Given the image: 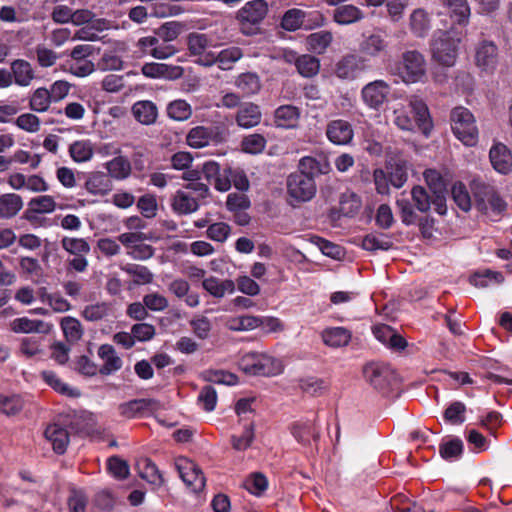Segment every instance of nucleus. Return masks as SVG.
<instances>
[{
	"label": "nucleus",
	"instance_id": "nucleus-1",
	"mask_svg": "<svg viewBox=\"0 0 512 512\" xmlns=\"http://www.w3.org/2000/svg\"><path fill=\"white\" fill-rule=\"evenodd\" d=\"M470 188L474 197L476 209L492 221H498L507 210V202L497 189L482 180L473 179Z\"/></svg>",
	"mask_w": 512,
	"mask_h": 512
},
{
	"label": "nucleus",
	"instance_id": "nucleus-7",
	"mask_svg": "<svg viewBox=\"0 0 512 512\" xmlns=\"http://www.w3.org/2000/svg\"><path fill=\"white\" fill-rule=\"evenodd\" d=\"M362 374L365 381L379 391H386L396 380L395 371L389 365L379 362L367 363Z\"/></svg>",
	"mask_w": 512,
	"mask_h": 512
},
{
	"label": "nucleus",
	"instance_id": "nucleus-14",
	"mask_svg": "<svg viewBox=\"0 0 512 512\" xmlns=\"http://www.w3.org/2000/svg\"><path fill=\"white\" fill-rule=\"evenodd\" d=\"M268 13V4L264 0H252L238 11L237 19L243 28L259 25Z\"/></svg>",
	"mask_w": 512,
	"mask_h": 512
},
{
	"label": "nucleus",
	"instance_id": "nucleus-15",
	"mask_svg": "<svg viewBox=\"0 0 512 512\" xmlns=\"http://www.w3.org/2000/svg\"><path fill=\"white\" fill-rule=\"evenodd\" d=\"M157 409V401L150 398H140L121 403L118 407L122 417L127 419L143 417Z\"/></svg>",
	"mask_w": 512,
	"mask_h": 512
},
{
	"label": "nucleus",
	"instance_id": "nucleus-47",
	"mask_svg": "<svg viewBox=\"0 0 512 512\" xmlns=\"http://www.w3.org/2000/svg\"><path fill=\"white\" fill-rule=\"evenodd\" d=\"M182 32V25L177 21H168L163 23L160 27L153 31V35L159 38L162 42L174 44L173 42L179 37Z\"/></svg>",
	"mask_w": 512,
	"mask_h": 512
},
{
	"label": "nucleus",
	"instance_id": "nucleus-55",
	"mask_svg": "<svg viewBox=\"0 0 512 512\" xmlns=\"http://www.w3.org/2000/svg\"><path fill=\"white\" fill-rule=\"evenodd\" d=\"M410 27L418 37H424L429 29L430 23L428 14L423 9H416L410 16Z\"/></svg>",
	"mask_w": 512,
	"mask_h": 512
},
{
	"label": "nucleus",
	"instance_id": "nucleus-21",
	"mask_svg": "<svg viewBox=\"0 0 512 512\" xmlns=\"http://www.w3.org/2000/svg\"><path fill=\"white\" fill-rule=\"evenodd\" d=\"M218 132L215 127L196 126L186 136L187 144L194 149L208 146L211 142H217Z\"/></svg>",
	"mask_w": 512,
	"mask_h": 512
},
{
	"label": "nucleus",
	"instance_id": "nucleus-13",
	"mask_svg": "<svg viewBox=\"0 0 512 512\" xmlns=\"http://www.w3.org/2000/svg\"><path fill=\"white\" fill-rule=\"evenodd\" d=\"M396 206L399 209L401 221L406 226L418 224L419 228L424 236H431V229L434 220L428 216L418 217L414 212L412 203L407 198H398L396 200Z\"/></svg>",
	"mask_w": 512,
	"mask_h": 512
},
{
	"label": "nucleus",
	"instance_id": "nucleus-23",
	"mask_svg": "<svg viewBox=\"0 0 512 512\" xmlns=\"http://www.w3.org/2000/svg\"><path fill=\"white\" fill-rule=\"evenodd\" d=\"M45 438L51 443L55 453L64 454L70 441L68 430L59 423H53L46 427Z\"/></svg>",
	"mask_w": 512,
	"mask_h": 512
},
{
	"label": "nucleus",
	"instance_id": "nucleus-57",
	"mask_svg": "<svg viewBox=\"0 0 512 512\" xmlns=\"http://www.w3.org/2000/svg\"><path fill=\"white\" fill-rule=\"evenodd\" d=\"M62 248L71 255H87L90 252L89 243L83 238L63 237Z\"/></svg>",
	"mask_w": 512,
	"mask_h": 512
},
{
	"label": "nucleus",
	"instance_id": "nucleus-62",
	"mask_svg": "<svg viewBox=\"0 0 512 512\" xmlns=\"http://www.w3.org/2000/svg\"><path fill=\"white\" fill-rule=\"evenodd\" d=\"M136 205L141 215L147 219H152L157 215L158 203L156 196L153 194L147 193L142 195L139 197Z\"/></svg>",
	"mask_w": 512,
	"mask_h": 512
},
{
	"label": "nucleus",
	"instance_id": "nucleus-11",
	"mask_svg": "<svg viewBox=\"0 0 512 512\" xmlns=\"http://www.w3.org/2000/svg\"><path fill=\"white\" fill-rule=\"evenodd\" d=\"M136 45L144 55L159 60L168 59L178 52V48L174 44L162 42L154 35L139 38Z\"/></svg>",
	"mask_w": 512,
	"mask_h": 512
},
{
	"label": "nucleus",
	"instance_id": "nucleus-4",
	"mask_svg": "<svg viewBox=\"0 0 512 512\" xmlns=\"http://www.w3.org/2000/svg\"><path fill=\"white\" fill-rule=\"evenodd\" d=\"M451 129L455 137L466 146H475L478 142V128L474 115L469 109L459 106L451 110Z\"/></svg>",
	"mask_w": 512,
	"mask_h": 512
},
{
	"label": "nucleus",
	"instance_id": "nucleus-27",
	"mask_svg": "<svg viewBox=\"0 0 512 512\" xmlns=\"http://www.w3.org/2000/svg\"><path fill=\"white\" fill-rule=\"evenodd\" d=\"M13 82L21 87H27L35 78L34 70L31 64L23 59L14 60L11 63Z\"/></svg>",
	"mask_w": 512,
	"mask_h": 512
},
{
	"label": "nucleus",
	"instance_id": "nucleus-29",
	"mask_svg": "<svg viewBox=\"0 0 512 512\" xmlns=\"http://www.w3.org/2000/svg\"><path fill=\"white\" fill-rule=\"evenodd\" d=\"M135 119L143 125L154 124L158 117L156 104L149 100L138 101L132 106Z\"/></svg>",
	"mask_w": 512,
	"mask_h": 512
},
{
	"label": "nucleus",
	"instance_id": "nucleus-6",
	"mask_svg": "<svg viewBox=\"0 0 512 512\" xmlns=\"http://www.w3.org/2000/svg\"><path fill=\"white\" fill-rule=\"evenodd\" d=\"M286 187L288 196L297 203L312 200L317 192L315 180L297 172L287 177Z\"/></svg>",
	"mask_w": 512,
	"mask_h": 512
},
{
	"label": "nucleus",
	"instance_id": "nucleus-60",
	"mask_svg": "<svg viewBox=\"0 0 512 512\" xmlns=\"http://www.w3.org/2000/svg\"><path fill=\"white\" fill-rule=\"evenodd\" d=\"M451 195L455 204L464 212L471 209L472 201L471 196L462 182H456L451 189Z\"/></svg>",
	"mask_w": 512,
	"mask_h": 512
},
{
	"label": "nucleus",
	"instance_id": "nucleus-46",
	"mask_svg": "<svg viewBox=\"0 0 512 512\" xmlns=\"http://www.w3.org/2000/svg\"><path fill=\"white\" fill-rule=\"evenodd\" d=\"M243 57L241 48L231 46L217 53V66L219 69L227 71L234 67V64Z\"/></svg>",
	"mask_w": 512,
	"mask_h": 512
},
{
	"label": "nucleus",
	"instance_id": "nucleus-18",
	"mask_svg": "<svg viewBox=\"0 0 512 512\" xmlns=\"http://www.w3.org/2000/svg\"><path fill=\"white\" fill-rule=\"evenodd\" d=\"M331 169L328 158L324 155L319 157L305 156L300 159L298 165V174H304L315 180L316 176L327 174Z\"/></svg>",
	"mask_w": 512,
	"mask_h": 512
},
{
	"label": "nucleus",
	"instance_id": "nucleus-16",
	"mask_svg": "<svg viewBox=\"0 0 512 512\" xmlns=\"http://www.w3.org/2000/svg\"><path fill=\"white\" fill-rule=\"evenodd\" d=\"M489 159L498 173L507 175L512 171V152L505 144L494 143L489 151Z\"/></svg>",
	"mask_w": 512,
	"mask_h": 512
},
{
	"label": "nucleus",
	"instance_id": "nucleus-24",
	"mask_svg": "<svg viewBox=\"0 0 512 512\" xmlns=\"http://www.w3.org/2000/svg\"><path fill=\"white\" fill-rule=\"evenodd\" d=\"M328 139L335 145H346L352 140V125L345 120L331 121L326 129Z\"/></svg>",
	"mask_w": 512,
	"mask_h": 512
},
{
	"label": "nucleus",
	"instance_id": "nucleus-37",
	"mask_svg": "<svg viewBox=\"0 0 512 512\" xmlns=\"http://www.w3.org/2000/svg\"><path fill=\"white\" fill-rule=\"evenodd\" d=\"M105 168L112 178L116 180H125L131 174V163L124 156H117L105 163Z\"/></svg>",
	"mask_w": 512,
	"mask_h": 512
},
{
	"label": "nucleus",
	"instance_id": "nucleus-43",
	"mask_svg": "<svg viewBox=\"0 0 512 512\" xmlns=\"http://www.w3.org/2000/svg\"><path fill=\"white\" fill-rule=\"evenodd\" d=\"M235 86L245 96H251L260 91L261 83L256 73L246 72L237 76Z\"/></svg>",
	"mask_w": 512,
	"mask_h": 512
},
{
	"label": "nucleus",
	"instance_id": "nucleus-9",
	"mask_svg": "<svg viewBox=\"0 0 512 512\" xmlns=\"http://www.w3.org/2000/svg\"><path fill=\"white\" fill-rule=\"evenodd\" d=\"M475 65L486 73H493L499 62L498 46L491 40H480L474 49Z\"/></svg>",
	"mask_w": 512,
	"mask_h": 512
},
{
	"label": "nucleus",
	"instance_id": "nucleus-39",
	"mask_svg": "<svg viewBox=\"0 0 512 512\" xmlns=\"http://www.w3.org/2000/svg\"><path fill=\"white\" fill-rule=\"evenodd\" d=\"M11 329L15 333H45L48 331V325L42 320L20 317L11 322Z\"/></svg>",
	"mask_w": 512,
	"mask_h": 512
},
{
	"label": "nucleus",
	"instance_id": "nucleus-26",
	"mask_svg": "<svg viewBox=\"0 0 512 512\" xmlns=\"http://www.w3.org/2000/svg\"><path fill=\"white\" fill-rule=\"evenodd\" d=\"M172 210L178 215L192 214L199 209L197 198L186 191L178 190L172 198Z\"/></svg>",
	"mask_w": 512,
	"mask_h": 512
},
{
	"label": "nucleus",
	"instance_id": "nucleus-40",
	"mask_svg": "<svg viewBox=\"0 0 512 512\" xmlns=\"http://www.w3.org/2000/svg\"><path fill=\"white\" fill-rule=\"evenodd\" d=\"M448 14L454 23L466 24L470 16V7L466 0H445Z\"/></svg>",
	"mask_w": 512,
	"mask_h": 512
},
{
	"label": "nucleus",
	"instance_id": "nucleus-56",
	"mask_svg": "<svg viewBox=\"0 0 512 512\" xmlns=\"http://www.w3.org/2000/svg\"><path fill=\"white\" fill-rule=\"evenodd\" d=\"M361 246L367 251H388L393 247V242L383 234H368L363 238Z\"/></svg>",
	"mask_w": 512,
	"mask_h": 512
},
{
	"label": "nucleus",
	"instance_id": "nucleus-48",
	"mask_svg": "<svg viewBox=\"0 0 512 512\" xmlns=\"http://www.w3.org/2000/svg\"><path fill=\"white\" fill-rule=\"evenodd\" d=\"M41 378L43 381L52 387L55 391L62 395H67L70 397L78 396L79 393L75 389L70 388L66 383H64L55 372L52 370H44L41 372Z\"/></svg>",
	"mask_w": 512,
	"mask_h": 512
},
{
	"label": "nucleus",
	"instance_id": "nucleus-38",
	"mask_svg": "<svg viewBox=\"0 0 512 512\" xmlns=\"http://www.w3.org/2000/svg\"><path fill=\"white\" fill-rule=\"evenodd\" d=\"M412 207L421 213H427L431 206H435L434 194L420 185H415L411 190Z\"/></svg>",
	"mask_w": 512,
	"mask_h": 512
},
{
	"label": "nucleus",
	"instance_id": "nucleus-32",
	"mask_svg": "<svg viewBox=\"0 0 512 512\" xmlns=\"http://www.w3.org/2000/svg\"><path fill=\"white\" fill-rule=\"evenodd\" d=\"M111 188L109 176L104 172L91 173L85 182L87 192L95 196H104L111 191Z\"/></svg>",
	"mask_w": 512,
	"mask_h": 512
},
{
	"label": "nucleus",
	"instance_id": "nucleus-64",
	"mask_svg": "<svg viewBox=\"0 0 512 512\" xmlns=\"http://www.w3.org/2000/svg\"><path fill=\"white\" fill-rule=\"evenodd\" d=\"M266 139L263 135L254 133L250 134L242 140V150L249 154H259L266 147Z\"/></svg>",
	"mask_w": 512,
	"mask_h": 512
},
{
	"label": "nucleus",
	"instance_id": "nucleus-50",
	"mask_svg": "<svg viewBox=\"0 0 512 512\" xmlns=\"http://www.w3.org/2000/svg\"><path fill=\"white\" fill-rule=\"evenodd\" d=\"M332 42V34L328 31H318L307 37V45L310 51L323 54Z\"/></svg>",
	"mask_w": 512,
	"mask_h": 512
},
{
	"label": "nucleus",
	"instance_id": "nucleus-10",
	"mask_svg": "<svg viewBox=\"0 0 512 512\" xmlns=\"http://www.w3.org/2000/svg\"><path fill=\"white\" fill-rule=\"evenodd\" d=\"M402 66L399 68L400 76L405 83L421 81L425 75V61L421 53L407 51L402 56Z\"/></svg>",
	"mask_w": 512,
	"mask_h": 512
},
{
	"label": "nucleus",
	"instance_id": "nucleus-22",
	"mask_svg": "<svg viewBox=\"0 0 512 512\" xmlns=\"http://www.w3.org/2000/svg\"><path fill=\"white\" fill-rule=\"evenodd\" d=\"M144 76L148 78L178 79L183 75V68L165 63H146L141 69Z\"/></svg>",
	"mask_w": 512,
	"mask_h": 512
},
{
	"label": "nucleus",
	"instance_id": "nucleus-17",
	"mask_svg": "<svg viewBox=\"0 0 512 512\" xmlns=\"http://www.w3.org/2000/svg\"><path fill=\"white\" fill-rule=\"evenodd\" d=\"M125 44L115 42L113 47L106 49L97 62V68L101 71H119L123 68V53Z\"/></svg>",
	"mask_w": 512,
	"mask_h": 512
},
{
	"label": "nucleus",
	"instance_id": "nucleus-30",
	"mask_svg": "<svg viewBox=\"0 0 512 512\" xmlns=\"http://www.w3.org/2000/svg\"><path fill=\"white\" fill-rule=\"evenodd\" d=\"M111 22L106 19H96V21L86 24L75 32L72 40L96 41L99 39V33L108 30Z\"/></svg>",
	"mask_w": 512,
	"mask_h": 512
},
{
	"label": "nucleus",
	"instance_id": "nucleus-54",
	"mask_svg": "<svg viewBox=\"0 0 512 512\" xmlns=\"http://www.w3.org/2000/svg\"><path fill=\"white\" fill-rule=\"evenodd\" d=\"M52 102L51 93L43 87L37 88L30 97L29 107L31 110L42 113L49 109Z\"/></svg>",
	"mask_w": 512,
	"mask_h": 512
},
{
	"label": "nucleus",
	"instance_id": "nucleus-52",
	"mask_svg": "<svg viewBox=\"0 0 512 512\" xmlns=\"http://www.w3.org/2000/svg\"><path fill=\"white\" fill-rule=\"evenodd\" d=\"M463 451V441L458 437H454L446 442H442L439 445V453L444 460L451 461L458 459L462 456Z\"/></svg>",
	"mask_w": 512,
	"mask_h": 512
},
{
	"label": "nucleus",
	"instance_id": "nucleus-12",
	"mask_svg": "<svg viewBox=\"0 0 512 512\" xmlns=\"http://www.w3.org/2000/svg\"><path fill=\"white\" fill-rule=\"evenodd\" d=\"M423 176L428 185L427 190L434 194L435 211L439 215H445L447 189L441 174L434 169H427Z\"/></svg>",
	"mask_w": 512,
	"mask_h": 512
},
{
	"label": "nucleus",
	"instance_id": "nucleus-41",
	"mask_svg": "<svg viewBox=\"0 0 512 512\" xmlns=\"http://www.w3.org/2000/svg\"><path fill=\"white\" fill-rule=\"evenodd\" d=\"M139 475L142 479L155 486H160L163 483L162 475L156 464L148 459L143 458L137 462Z\"/></svg>",
	"mask_w": 512,
	"mask_h": 512
},
{
	"label": "nucleus",
	"instance_id": "nucleus-49",
	"mask_svg": "<svg viewBox=\"0 0 512 512\" xmlns=\"http://www.w3.org/2000/svg\"><path fill=\"white\" fill-rule=\"evenodd\" d=\"M167 115L175 121L183 122L191 117L192 107L186 100L177 99L167 105Z\"/></svg>",
	"mask_w": 512,
	"mask_h": 512
},
{
	"label": "nucleus",
	"instance_id": "nucleus-5",
	"mask_svg": "<svg viewBox=\"0 0 512 512\" xmlns=\"http://www.w3.org/2000/svg\"><path fill=\"white\" fill-rule=\"evenodd\" d=\"M459 43L460 39L448 32H439L434 35L431 42L433 59L443 66H453L458 56Z\"/></svg>",
	"mask_w": 512,
	"mask_h": 512
},
{
	"label": "nucleus",
	"instance_id": "nucleus-25",
	"mask_svg": "<svg viewBox=\"0 0 512 512\" xmlns=\"http://www.w3.org/2000/svg\"><path fill=\"white\" fill-rule=\"evenodd\" d=\"M98 356L103 361V365L99 368L101 375H111L121 369L122 360L112 345H101L98 348Z\"/></svg>",
	"mask_w": 512,
	"mask_h": 512
},
{
	"label": "nucleus",
	"instance_id": "nucleus-44",
	"mask_svg": "<svg viewBox=\"0 0 512 512\" xmlns=\"http://www.w3.org/2000/svg\"><path fill=\"white\" fill-rule=\"evenodd\" d=\"M22 198L14 193L3 194L0 196V217L11 218L15 216L22 208Z\"/></svg>",
	"mask_w": 512,
	"mask_h": 512
},
{
	"label": "nucleus",
	"instance_id": "nucleus-20",
	"mask_svg": "<svg viewBox=\"0 0 512 512\" xmlns=\"http://www.w3.org/2000/svg\"><path fill=\"white\" fill-rule=\"evenodd\" d=\"M390 91L389 85L383 80H376L362 89L364 102L372 108H378L386 100Z\"/></svg>",
	"mask_w": 512,
	"mask_h": 512
},
{
	"label": "nucleus",
	"instance_id": "nucleus-33",
	"mask_svg": "<svg viewBox=\"0 0 512 512\" xmlns=\"http://www.w3.org/2000/svg\"><path fill=\"white\" fill-rule=\"evenodd\" d=\"M68 152L74 162H88L95 152L94 143L89 139L76 140L69 145Z\"/></svg>",
	"mask_w": 512,
	"mask_h": 512
},
{
	"label": "nucleus",
	"instance_id": "nucleus-19",
	"mask_svg": "<svg viewBox=\"0 0 512 512\" xmlns=\"http://www.w3.org/2000/svg\"><path fill=\"white\" fill-rule=\"evenodd\" d=\"M315 422L316 418H306L298 420L291 425L290 432L298 443L307 445L311 440H318L319 431L316 428Z\"/></svg>",
	"mask_w": 512,
	"mask_h": 512
},
{
	"label": "nucleus",
	"instance_id": "nucleus-34",
	"mask_svg": "<svg viewBox=\"0 0 512 512\" xmlns=\"http://www.w3.org/2000/svg\"><path fill=\"white\" fill-rule=\"evenodd\" d=\"M261 111L256 104L247 103L241 106L236 115V122L242 128H252L261 121Z\"/></svg>",
	"mask_w": 512,
	"mask_h": 512
},
{
	"label": "nucleus",
	"instance_id": "nucleus-58",
	"mask_svg": "<svg viewBox=\"0 0 512 512\" xmlns=\"http://www.w3.org/2000/svg\"><path fill=\"white\" fill-rule=\"evenodd\" d=\"M466 406L461 401L452 402L444 411V420L451 425H461L465 422Z\"/></svg>",
	"mask_w": 512,
	"mask_h": 512
},
{
	"label": "nucleus",
	"instance_id": "nucleus-42",
	"mask_svg": "<svg viewBox=\"0 0 512 512\" xmlns=\"http://www.w3.org/2000/svg\"><path fill=\"white\" fill-rule=\"evenodd\" d=\"M387 170L389 181L395 188H401L408 179L407 162L404 160L390 161Z\"/></svg>",
	"mask_w": 512,
	"mask_h": 512
},
{
	"label": "nucleus",
	"instance_id": "nucleus-53",
	"mask_svg": "<svg viewBox=\"0 0 512 512\" xmlns=\"http://www.w3.org/2000/svg\"><path fill=\"white\" fill-rule=\"evenodd\" d=\"M504 276L501 272L486 269L481 272H475L469 277V283L477 288H485L491 281L502 283Z\"/></svg>",
	"mask_w": 512,
	"mask_h": 512
},
{
	"label": "nucleus",
	"instance_id": "nucleus-45",
	"mask_svg": "<svg viewBox=\"0 0 512 512\" xmlns=\"http://www.w3.org/2000/svg\"><path fill=\"white\" fill-rule=\"evenodd\" d=\"M201 378L209 383L234 386L238 384V377L224 370L207 369L201 373Z\"/></svg>",
	"mask_w": 512,
	"mask_h": 512
},
{
	"label": "nucleus",
	"instance_id": "nucleus-63",
	"mask_svg": "<svg viewBox=\"0 0 512 512\" xmlns=\"http://www.w3.org/2000/svg\"><path fill=\"white\" fill-rule=\"evenodd\" d=\"M243 487L251 494L260 496L268 487V480L262 473H253L243 482Z\"/></svg>",
	"mask_w": 512,
	"mask_h": 512
},
{
	"label": "nucleus",
	"instance_id": "nucleus-61",
	"mask_svg": "<svg viewBox=\"0 0 512 512\" xmlns=\"http://www.w3.org/2000/svg\"><path fill=\"white\" fill-rule=\"evenodd\" d=\"M61 328L66 339L71 342L78 341L83 335L81 323L76 318L70 316L62 319Z\"/></svg>",
	"mask_w": 512,
	"mask_h": 512
},
{
	"label": "nucleus",
	"instance_id": "nucleus-35",
	"mask_svg": "<svg viewBox=\"0 0 512 512\" xmlns=\"http://www.w3.org/2000/svg\"><path fill=\"white\" fill-rule=\"evenodd\" d=\"M323 342L330 347H341L349 343L351 339L350 331L343 327H330L322 331Z\"/></svg>",
	"mask_w": 512,
	"mask_h": 512
},
{
	"label": "nucleus",
	"instance_id": "nucleus-8",
	"mask_svg": "<svg viewBox=\"0 0 512 512\" xmlns=\"http://www.w3.org/2000/svg\"><path fill=\"white\" fill-rule=\"evenodd\" d=\"M175 468L191 492L199 493L204 489L206 479L202 470L195 462L185 457H179L175 460Z\"/></svg>",
	"mask_w": 512,
	"mask_h": 512
},
{
	"label": "nucleus",
	"instance_id": "nucleus-31",
	"mask_svg": "<svg viewBox=\"0 0 512 512\" xmlns=\"http://www.w3.org/2000/svg\"><path fill=\"white\" fill-rule=\"evenodd\" d=\"M202 287L215 298H223L226 294H232L235 291V283L232 280H220L214 276L204 279Z\"/></svg>",
	"mask_w": 512,
	"mask_h": 512
},
{
	"label": "nucleus",
	"instance_id": "nucleus-59",
	"mask_svg": "<svg viewBox=\"0 0 512 512\" xmlns=\"http://www.w3.org/2000/svg\"><path fill=\"white\" fill-rule=\"evenodd\" d=\"M296 68L299 74L303 77H313L319 72L320 61L315 56L304 54L300 56Z\"/></svg>",
	"mask_w": 512,
	"mask_h": 512
},
{
	"label": "nucleus",
	"instance_id": "nucleus-3",
	"mask_svg": "<svg viewBox=\"0 0 512 512\" xmlns=\"http://www.w3.org/2000/svg\"><path fill=\"white\" fill-rule=\"evenodd\" d=\"M240 369L248 375L272 377L283 372L280 359L263 352H248L239 361Z\"/></svg>",
	"mask_w": 512,
	"mask_h": 512
},
{
	"label": "nucleus",
	"instance_id": "nucleus-36",
	"mask_svg": "<svg viewBox=\"0 0 512 512\" xmlns=\"http://www.w3.org/2000/svg\"><path fill=\"white\" fill-rule=\"evenodd\" d=\"M262 324V317L253 315L235 316L226 321V327L231 331H250L262 326Z\"/></svg>",
	"mask_w": 512,
	"mask_h": 512
},
{
	"label": "nucleus",
	"instance_id": "nucleus-2",
	"mask_svg": "<svg viewBox=\"0 0 512 512\" xmlns=\"http://www.w3.org/2000/svg\"><path fill=\"white\" fill-rule=\"evenodd\" d=\"M409 107L412 116L403 109L394 111L395 125L404 131L418 130L425 137H429L434 125L427 104L421 98L413 97Z\"/></svg>",
	"mask_w": 512,
	"mask_h": 512
},
{
	"label": "nucleus",
	"instance_id": "nucleus-51",
	"mask_svg": "<svg viewBox=\"0 0 512 512\" xmlns=\"http://www.w3.org/2000/svg\"><path fill=\"white\" fill-rule=\"evenodd\" d=\"M306 15L307 13L302 9H289L281 19V26L286 31H296L303 26Z\"/></svg>",
	"mask_w": 512,
	"mask_h": 512
},
{
	"label": "nucleus",
	"instance_id": "nucleus-28",
	"mask_svg": "<svg viewBox=\"0 0 512 512\" xmlns=\"http://www.w3.org/2000/svg\"><path fill=\"white\" fill-rule=\"evenodd\" d=\"M274 118L277 127L292 129L298 124L300 111L296 106L282 105L275 110Z\"/></svg>",
	"mask_w": 512,
	"mask_h": 512
}]
</instances>
